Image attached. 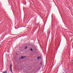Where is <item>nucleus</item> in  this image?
I'll return each mask as SVG.
<instances>
[{
    "mask_svg": "<svg viewBox=\"0 0 73 73\" xmlns=\"http://www.w3.org/2000/svg\"><path fill=\"white\" fill-rule=\"evenodd\" d=\"M12 64H11V66H10V69H11V73H12Z\"/></svg>",
    "mask_w": 73,
    "mask_h": 73,
    "instance_id": "1",
    "label": "nucleus"
},
{
    "mask_svg": "<svg viewBox=\"0 0 73 73\" xmlns=\"http://www.w3.org/2000/svg\"><path fill=\"white\" fill-rule=\"evenodd\" d=\"M8 71H7V70H6L5 72H3V73H7V72Z\"/></svg>",
    "mask_w": 73,
    "mask_h": 73,
    "instance_id": "2",
    "label": "nucleus"
},
{
    "mask_svg": "<svg viewBox=\"0 0 73 73\" xmlns=\"http://www.w3.org/2000/svg\"><path fill=\"white\" fill-rule=\"evenodd\" d=\"M25 58V56H21V58H22V59L24 58Z\"/></svg>",
    "mask_w": 73,
    "mask_h": 73,
    "instance_id": "3",
    "label": "nucleus"
},
{
    "mask_svg": "<svg viewBox=\"0 0 73 73\" xmlns=\"http://www.w3.org/2000/svg\"><path fill=\"white\" fill-rule=\"evenodd\" d=\"M37 58H38V60H39V59H41V57H38Z\"/></svg>",
    "mask_w": 73,
    "mask_h": 73,
    "instance_id": "4",
    "label": "nucleus"
},
{
    "mask_svg": "<svg viewBox=\"0 0 73 73\" xmlns=\"http://www.w3.org/2000/svg\"><path fill=\"white\" fill-rule=\"evenodd\" d=\"M27 48H28V47L26 46L25 48V49H27Z\"/></svg>",
    "mask_w": 73,
    "mask_h": 73,
    "instance_id": "5",
    "label": "nucleus"
},
{
    "mask_svg": "<svg viewBox=\"0 0 73 73\" xmlns=\"http://www.w3.org/2000/svg\"><path fill=\"white\" fill-rule=\"evenodd\" d=\"M30 50L31 51H33V49L32 48Z\"/></svg>",
    "mask_w": 73,
    "mask_h": 73,
    "instance_id": "6",
    "label": "nucleus"
}]
</instances>
